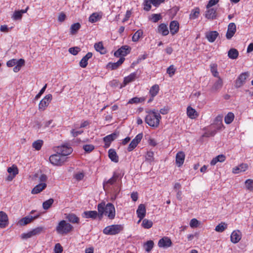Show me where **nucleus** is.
Segmentation results:
<instances>
[{"label": "nucleus", "instance_id": "obj_1", "mask_svg": "<svg viewBox=\"0 0 253 253\" xmlns=\"http://www.w3.org/2000/svg\"><path fill=\"white\" fill-rule=\"evenodd\" d=\"M97 210L98 211V216L101 218L103 214L107 216L110 219H113L116 215V211L114 206L110 203L106 205L104 203H101L98 205Z\"/></svg>", "mask_w": 253, "mask_h": 253}, {"label": "nucleus", "instance_id": "obj_2", "mask_svg": "<svg viewBox=\"0 0 253 253\" xmlns=\"http://www.w3.org/2000/svg\"><path fill=\"white\" fill-rule=\"evenodd\" d=\"M211 127L214 128L213 130H208L203 135L205 137H211L214 136L217 130H219L224 128V126L222 124V116H217L214 121V123L211 125Z\"/></svg>", "mask_w": 253, "mask_h": 253}, {"label": "nucleus", "instance_id": "obj_3", "mask_svg": "<svg viewBox=\"0 0 253 253\" xmlns=\"http://www.w3.org/2000/svg\"><path fill=\"white\" fill-rule=\"evenodd\" d=\"M161 119V116L159 113L150 111L145 117V122L151 127H157Z\"/></svg>", "mask_w": 253, "mask_h": 253}, {"label": "nucleus", "instance_id": "obj_4", "mask_svg": "<svg viewBox=\"0 0 253 253\" xmlns=\"http://www.w3.org/2000/svg\"><path fill=\"white\" fill-rule=\"evenodd\" d=\"M122 176L119 172H114L112 177L103 183V188L105 191L109 190L110 189L116 184H119V182L121 180Z\"/></svg>", "mask_w": 253, "mask_h": 253}, {"label": "nucleus", "instance_id": "obj_5", "mask_svg": "<svg viewBox=\"0 0 253 253\" xmlns=\"http://www.w3.org/2000/svg\"><path fill=\"white\" fill-rule=\"evenodd\" d=\"M73 227L64 220L60 221L56 227V232L60 235H65L73 230Z\"/></svg>", "mask_w": 253, "mask_h": 253}, {"label": "nucleus", "instance_id": "obj_6", "mask_svg": "<svg viewBox=\"0 0 253 253\" xmlns=\"http://www.w3.org/2000/svg\"><path fill=\"white\" fill-rule=\"evenodd\" d=\"M123 229L122 225L116 224L106 227L103 231L104 234L114 235L119 233Z\"/></svg>", "mask_w": 253, "mask_h": 253}, {"label": "nucleus", "instance_id": "obj_7", "mask_svg": "<svg viewBox=\"0 0 253 253\" xmlns=\"http://www.w3.org/2000/svg\"><path fill=\"white\" fill-rule=\"evenodd\" d=\"M66 158L62 156L60 153L57 152L56 154L50 156L49 160L51 164L54 166H60L62 165L66 161Z\"/></svg>", "mask_w": 253, "mask_h": 253}, {"label": "nucleus", "instance_id": "obj_8", "mask_svg": "<svg viewBox=\"0 0 253 253\" xmlns=\"http://www.w3.org/2000/svg\"><path fill=\"white\" fill-rule=\"evenodd\" d=\"M250 76L249 72H244L241 74L235 81V86L239 88L243 86L247 81Z\"/></svg>", "mask_w": 253, "mask_h": 253}, {"label": "nucleus", "instance_id": "obj_9", "mask_svg": "<svg viewBox=\"0 0 253 253\" xmlns=\"http://www.w3.org/2000/svg\"><path fill=\"white\" fill-rule=\"evenodd\" d=\"M131 48L128 45H123L120 48H119L114 53V56L119 57H124L130 52Z\"/></svg>", "mask_w": 253, "mask_h": 253}, {"label": "nucleus", "instance_id": "obj_10", "mask_svg": "<svg viewBox=\"0 0 253 253\" xmlns=\"http://www.w3.org/2000/svg\"><path fill=\"white\" fill-rule=\"evenodd\" d=\"M52 99L51 94H48L40 101L39 104V109L41 111H44L48 106Z\"/></svg>", "mask_w": 253, "mask_h": 253}, {"label": "nucleus", "instance_id": "obj_11", "mask_svg": "<svg viewBox=\"0 0 253 253\" xmlns=\"http://www.w3.org/2000/svg\"><path fill=\"white\" fill-rule=\"evenodd\" d=\"M39 216V214L35 216L31 215H27L21 219H20L17 223V224L20 226H25L29 223L32 222L34 219L37 218Z\"/></svg>", "mask_w": 253, "mask_h": 253}, {"label": "nucleus", "instance_id": "obj_12", "mask_svg": "<svg viewBox=\"0 0 253 253\" xmlns=\"http://www.w3.org/2000/svg\"><path fill=\"white\" fill-rule=\"evenodd\" d=\"M57 151L62 156L65 157L72 152L73 149L70 146L63 145L57 147Z\"/></svg>", "mask_w": 253, "mask_h": 253}, {"label": "nucleus", "instance_id": "obj_13", "mask_svg": "<svg viewBox=\"0 0 253 253\" xmlns=\"http://www.w3.org/2000/svg\"><path fill=\"white\" fill-rule=\"evenodd\" d=\"M143 137L142 133L138 134L135 138L131 141L127 148L129 152L132 151L140 142Z\"/></svg>", "mask_w": 253, "mask_h": 253}, {"label": "nucleus", "instance_id": "obj_14", "mask_svg": "<svg viewBox=\"0 0 253 253\" xmlns=\"http://www.w3.org/2000/svg\"><path fill=\"white\" fill-rule=\"evenodd\" d=\"M121 190V186L119 184H116L115 185L112 187L109 190V191L111 194V200L114 201L116 199V198L118 197L120 192Z\"/></svg>", "mask_w": 253, "mask_h": 253}, {"label": "nucleus", "instance_id": "obj_15", "mask_svg": "<svg viewBox=\"0 0 253 253\" xmlns=\"http://www.w3.org/2000/svg\"><path fill=\"white\" fill-rule=\"evenodd\" d=\"M236 31V26L234 23H230L228 26L226 37L228 40L231 39Z\"/></svg>", "mask_w": 253, "mask_h": 253}, {"label": "nucleus", "instance_id": "obj_16", "mask_svg": "<svg viewBox=\"0 0 253 253\" xmlns=\"http://www.w3.org/2000/svg\"><path fill=\"white\" fill-rule=\"evenodd\" d=\"M8 224V218L7 214L3 211H0V227L4 228L6 227Z\"/></svg>", "mask_w": 253, "mask_h": 253}, {"label": "nucleus", "instance_id": "obj_17", "mask_svg": "<svg viewBox=\"0 0 253 253\" xmlns=\"http://www.w3.org/2000/svg\"><path fill=\"white\" fill-rule=\"evenodd\" d=\"M172 242L171 240L168 237H164L161 239L158 243V245L160 248H167L171 246Z\"/></svg>", "mask_w": 253, "mask_h": 253}, {"label": "nucleus", "instance_id": "obj_18", "mask_svg": "<svg viewBox=\"0 0 253 253\" xmlns=\"http://www.w3.org/2000/svg\"><path fill=\"white\" fill-rule=\"evenodd\" d=\"M241 232L238 230L233 231L230 236L231 241L234 244L238 243L241 239Z\"/></svg>", "mask_w": 253, "mask_h": 253}, {"label": "nucleus", "instance_id": "obj_19", "mask_svg": "<svg viewBox=\"0 0 253 253\" xmlns=\"http://www.w3.org/2000/svg\"><path fill=\"white\" fill-rule=\"evenodd\" d=\"M139 76L137 74V72H134L133 73H131L128 76L125 77L124 79L123 83L124 85H126L128 84L129 83L134 81Z\"/></svg>", "mask_w": 253, "mask_h": 253}, {"label": "nucleus", "instance_id": "obj_20", "mask_svg": "<svg viewBox=\"0 0 253 253\" xmlns=\"http://www.w3.org/2000/svg\"><path fill=\"white\" fill-rule=\"evenodd\" d=\"M185 154L182 151L178 152L175 157V163L177 167H180L183 164L185 160Z\"/></svg>", "mask_w": 253, "mask_h": 253}, {"label": "nucleus", "instance_id": "obj_21", "mask_svg": "<svg viewBox=\"0 0 253 253\" xmlns=\"http://www.w3.org/2000/svg\"><path fill=\"white\" fill-rule=\"evenodd\" d=\"M117 137V134L116 133H113L104 137L103 140L105 142V147L106 148L109 147L111 142L115 140Z\"/></svg>", "mask_w": 253, "mask_h": 253}, {"label": "nucleus", "instance_id": "obj_22", "mask_svg": "<svg viewBox=\"0 0 253 253\" xmlns=\"http://www.w3.org/2000/svg\"><path fill=\"white\" fill-rule=\"evenodd\" d=\"M137 217L140 219H143L146 215V208L144 204H140L136 210Z\"/></svg>", "mask_w": 253, "mask_h": 253}, {"label": "nucleus", "instance_id": "obj_23", "mask_svg": "<svg viewBox=\"0 0 253 253\" xmlns=\"http://www.w3.org/2000/svg\"><path fill=\"white\" fill-rule=\"evenodd\" d=\"M179 23L176 21H172L170 23L169 29L170 34L174 35L177 33L179 30Z\"/></svg>", "mask_w": 253, "mask_h": 253}, {"label": "nucleus", "instance_id": "obj_24", "mask_svg": "<svg viewBox=\"0 0 253 253\" xmlns=\"http://www.w3.org/2000/svg\"><path fill=\"white\" fill-rule=\"evenodd\" d=\"M219 34L217 31H213L207 33L206 37L210 42H213L215 41Z\"/></svg>", "mask_w": 253, "mask_h": 253}, {"label": "nucleus", "instance_id": "obj_25", "mask_svg": "<svg viewBox=\"0 0 253 253\" xmlns=\"http://www.w3.org/2000/svg\"><path fill=\"white\" fill-rule=\"evenodd\" d=\"M92 56V53L90 52H88L80 61V66L82 68L86 67L88 64V60L91 58Z\"/></svg>", "mask_w": 253, "mask_h": 253}, {"label": "nucleus", "instance_id": "obj_26", "mask_svg": "<svg viewBox=\"0 0 253 253\" xmlns=\"http://www.w3.org/2000/svg\"><path fill=\"white\" fill-rule=\"evenodd\" d=\"M124 57H121L119 60L114 63H109L107 65V67L108 68L111 69V70H115L118 68L125 61Z\"/></svg>", "mask_w": 253, "mask_h": 253}, {"label": "nucleus", "instance_id": "obj_27", "mask_svg": "<svg viewBox=\"0 0 253 253\" xmlns=\"http://www.w3.org/2000/svg\"><path fill=\"white\" fill-rule=\"evenodd\" d=\"M187 115L188 117L191 119H195L199 116L198 112L195 110V109L191 106H188L187 108Z\"/></svg>", "mask_w": 253, "mask_h": 253}, {"label": "nucleus", "instance_id": "obj_28", "mask_svg": "<svg viewBox=\"0 0 253 253\" xmlns=\"http://www.w3.org/2000/svg\"><path fill=\"white\" fill-rule=\"evenodd\" d=\"M28 8L29 7H27L25 9L15 11L12 16V18L15 20L21 19L22 17V15L27 11Z\"/></svg>", "mask_w": 253, "mask_h": 253}, {"label": "nucleus", "instance_id": "obj_29", "mask_svg": "<svg viewBox=\"0 0 253 253\" xmlns=\"http://www.w3.org/2000/svg\"><path fill=\"white\" fill-rule=\"evenodd\" d=\"M158 32L164 36L168 35L169 31L167 25L164 23L161 24L158 27Z\"/></svg>", "mask_w": 253, "mask_h": 253}, {"label": "nucleus", "instance_id": "obj_30", "mask_svg": "<svg viewBox=\"0 0 253 253\" xmlns=\"http://www.w3.org/2000/svg\"><path fill=\"white\" fill-rule=\"evenodd\" d=\"M46 187V184L45 183H41L36 185L32 190L31 193L33 194H36L40 193Z\"/></svg>", "mask_w": 253, "mask_h": 253}, {"label": "nucleus", "instance_id": "obj_31", "mask_svg": "<svg viewBox=\"0 0 253 253\" xmlns=\"http://www.w3.org/2000/svg\"><path fill=\"white\" fill-rule=\"evenodd\" d=\"M97 215H98V213H97L96 211H84L83 216L86 218H90L92 219H95Z\"/></svg>", "mask_w": 253, "mask_h": 253}, {"label": "nucleus", "instance_id": "obj_32", "mask_svg": "<svg viewBox=\"0 0 253 253\" xmlns=\"http://www.w3.org/2000/svg\"><path fill=\"white\" fill-rule=\"evenodd\" d=\"M108 156L111 160L115 163H118L119 161V157L117 154L116 151L113 149H110L108 151Z\"/></svg>", "mask_w": 253, "mask_h": 253}, {"label": "nucleus", "instance_id": "obj_33", "mask_svg": "<svg viewBox=\"0 0 253 253\" xmlns=\"http://www.w3.org/2000/svg\"><path fill=\"white\" fill-rule=\"evenodd\" d=\"M205 17L209 19H213L216 17V10L212 8L208 9L205 14Z\"/></svg>", "mask_w": 253, "mask_h": 253}, {"label": "nucleus", "instance_id": "obj_34", "mask_svg": "<svg viewBox=\"0 0 253 253\" xmlns=\"http://www.w3.org/2000/svg\"><path fill=\"white\" fill-rule=\"evenodd\" d=\"M66 218L72 223H78L79 222V218L74 213H69L66 216Z\"/></svg>", "mask_w": 253, "mask_h": 253}, {"label": "nucleus", "instance_id": "obj_35", "mask_svg": "<svg viewBox=\"0 0 253 253\" xmlns=\"http://www.w3.org/2000/svg\"><path fill=\"white\" fill-rule=\"evenodd\" d=\"M102 17L101 14L98 13H93L89 17L88 20L90 22L93 23L99 21Z\"/></svg>", "mask_w": 253, "mask_h": 253}, {"label": "nucleus", "instance_id": "obj_36", "mask_svg": "<svg viewBox=\"0 0 253 253\" xmlns=\"http://www.w3.org/2000/svg\"><path fill=\"white\" fill-rule=\"evenodd\" d=\"M239 55L238 51L235 48H231L228 52V56L232 59H235Z\"/></svg>", "mask_w": 253, "mask_h": 253}, {"label": "nucleus", "instance_id": "obj_37", "mask_svg": "<svg viewBox=\"0 0 253 253\" xmlns=\"http://www.w3.org/2000/svg\"><path fill=\"white\" fill-rule=\"evenodd\" d=\"M81 24L79 23H76L71 25L70 27V34L72 35L76 34L81 28Z\"/></svg>", "mask_w": 253, "mask_h": 253}, {"label": "nucleus", "instance_id": "obj_38", "mask_svg": "<svg viewBox=\"0 0 253 253\" xmlns=\"http://www.w3.org/2000/svg\"><path fill=\"white\" fill-rule=\"evenodd\" d=\"M159 91V86L158 84L153 85L149 90V93L152 97L156 96Z\"/></svg>", "mask_w": 253, "mask_h": 253}, {"label": "nucleus", "instance_id": "obj_39", "mask_svg": "<svg viewBox=\"0 0 253 253\" xmlns=\"http://www.w3.org/2000/svg\"><path fill=\"white\" fill-rule=\"evenodd\" d=\"M217 65L215 63H212L210 65L211 71L212 75L214 77L219 78V74L217 69Z\"/></svg>", "mask_w": 253, "mask_h": 253}, {"label": "nucleus", "instance_id": "obj_40", "mask_svg": "<svg viewBox=\"0 0 253 253\" xmlns=\"http://www.w3.org/2000/svg\"><path fill=\"white\" fill-rule=\"evenodd\" d=\"M43 142L42 140L39 139V140H37L34 141L32 143V147L34 148H35V150L39 151L41 149V148L43 145Z\"/></svg>", "mask_w": 253, "mask_h": 253}, {"label": "nucleus", "instance_id": "obj_41", "mask_svg": "<svg viewBox=\"0 0 253 253\" xmlns=\"http://www.w3.org/2000/svg\"><path fill=\"white\" fill-rule=\"evenodd\" d=\"M227 228V224L225 222H221L215 228V230L218 232H222Z\"/></svg>", "mask_w": 253, "mask_h": 253}, {"label": "nucleus", "instance_id": "obj_42", "mask_svg": "<svg viewBox=\"0 0 253 253\" xmlns=\"http://www.w3.org/2000/svg\"><path fill=\"white\" fill-rule=\"evenodd\" d=\"M143 31L141 30L137 31L133 35L132 37V41L136 42L139 41L140 37L143 35Z\"/></svg>", "mask_w": 253, "mask_h": 253}, {"label": "nucleus", "instance_id": "obj_43", "mask_svg": "<svg viewBox=\"0 0 253 253\" xmlns=\"http://www.w3.org/2000/svg\"><path fill=\"white\" fill-rule=\"evenodd\" d=\"M154 242L152 240L146 242L144 245V248L147 252H150L154 247Z\"/></svg>", "mask_w": 253, "mask_h": 253}, {"label": "nucleus", "instance_id": "obj_44", "mask_svg": "<svg viewBox=\"0 0 253 253\" xmlns=\"http://www.w3.org/2000/svg\"><path fill=\"white\" fill-rule=\"evenodd\" d=\"M234 115L231 112H229L225 117L224 121L226 124H231L234 120Z\"/></svg>", "mask_w": 253, "mask_h": 253}, {"label": "nucleus", "instance_id": "obj_45", "mask_svg": "<svg viewBox=\"0 0 253 253\" xmlns=\"http://www.w3.org/2000/svg\"><path fill=\"white\" fill-rule=\"evenodd\" d=\"M7 172L14 176H16L18 173V169L15 165H12L7 169Z\"/></svg>", "mask_w": 253, "mask_h": 253}, {"label": "nucleus", "instance_id": "obj_46", "mask_svg": "<svg viewBox=\"0 0 253 253\" xmlns=\"http://www.w3.org/2000/svg\"><path fill=\"white\" fill-rule=\"evenodd\" d=\"M153 225V222L151 220H148L146 218L142 220V226L145 229H149Z\"/></svg>", "mask_w": 253, "mask_h": 253}, {"label": "nucleus", "instance_id": "obj_47", "mask_svg": "<svg viewBox=\"0 0 253 253\" xmlns=\"http://www.w3.org/2000/svg\"><path fill=\"white\" fill-rule=\"evenodd\" d=\"M54 200L52 198H50L45 201L42 204V208L44 210H48L53 204Z\"/></svg>", "mask_w": 253, "mask_h": 253}, {"label": "nucleus", "instance_id": "obj_48", "mask_svg": "<svg viewBox=\"0 0 253 253\" xmlns=\"http://www.w3.org/2000/svg\"><path fill=\"white\" fill-rule=\"evenodd\" d=\"M94 48L97 51L99 52L101 54L105 52V48L102 42H100L94 44Z\"/></svg>", "mask_w": 253, "mask_h": 253}, {"label": "nucleus", "instance_id": "obj_49", "mask_svg": "<svg viewBox=\"0 0 253 253\" xmlns=\"http://www.w3.org/2000/svg\"><path fill=\"white\" fill-rule=\"evenodd\" d=\"M218 80L213 84L212 89L213 90H218L221 88L223 85V82L222 79L219 77L217 78Z\"/></svg>", "mask_w": 253, "mask_h": 253}, {"label": "nucleus", "instance_id": "obj_50", "mask_svg": "<svg viewBox=\"0 0 253 253\" xmlns=\"http://www.w3.org/2000/svg\"><path fill=\"white\" fill-rule=\"evenodd\" d=\"M200 13V9L198 7L192 10L190 14V18L191 19H195L199 16Z\"/></svg>", "mask_w": 253, "mask_h": 253}, {"label": "nucleus", "instance_id": "obj_51", "mask_svg": "<svg viewBox=\"0 0 253 253\" xmlns=\"http://www.w3.org/2000/svg\"><path fill=\"white\" fill-rule=\"evenodd\" d=\"M246 188L251 192H253V180L248 179L245 181Z\"/></svg>", "mask_w": 253, "mask_h": 253}, {"label": "nucleus", "instance_id": "obj_52", "mask_svg": "<svg viewBox=\"0 0 253 253\" xmlns=\"http://www.w3.org/2000/svg\"><path fill=\"white\" fill-rule=\"evenodd\" d=\"M162 18L161 14H152L149 18L153 22L156 23Z\"/></svg>", "mask_w": 253, "mask_h": 253}, {"label": "nucleus", "instance_id": "obj_53", "mask_svg": "<svg viewBox=\"0 0 253 253\" xmlns=\"http://www.w3.org/2000/svg\"><path fill=\"white\" fill-rule=\"evenodd\" d=\"M151 0H144L143 2L144 7L143 9L146 11L150 10L151 8Z\"/></svg>", "mask_w": 253, "mask_h": 253}, {"label": "nucleus", "instance_id": "obj_54", "mask_svg": "<svg viewBox=\"0 0 253 253\" xmlns=\"http://www.w3.org/2000/svg\"><path fill=\"white\" fill-rule=\"evenodd\" d=\"M44 230V228L43 227H38L35 229H33L31 230L33 235L36 236L42 233Z\"/></svg>", "mask_w": 253, "mask_h": 253}, {"label": "nucleus", "instance_id": "obj_55", "mask_svg": "<svg viewBox=\"0 0 253 253\" xmlns=\"http://www.w3.org/2000/svg\"><path fill=\"white\" fill-rule=\"evenodd\" d=\"M80 51L81 48L78 46L71 47L69 49V52L74 55H76Z\"/></svg>", "mask_w": 253, "mask_h": 253}, {"label": "nucleus", "instance_id": "obj_56", "mask_svg": "<svg viewBox=\"0 0 253 253\" xmlns=\"http://www.w3.org/2000/svg\"><path fill=\"white\" fill-rule=\"evenodd\" d=\"M175 72V69L174 68L173 65H170L167 70V73L169 74L170 77L172 76Z\"/></svg>", "mask_w": 253, "mask_h": 253}, {"label": "nucleus", "instance_id": "obj_57", "mask_svg": "<svg viewBox=\"0 0 253 253\" xmlns=\"http://www.w3.org/2000/svg\"><path fill=\"white\" fill-rule=\"evenodd\" d=\"M33 236V235L31 231H30L27 233H22L21 235V237L22 239H27L28 238H31Z\"/></svg>", "mask_w": 253, "mask_h": 253}, {"label": "nucleus", "instance_id": "obj_58", "mask_svg": "<svg viewBox=\"0 0 253 253\" xmlns=\"http://www.w3.org/2000/svg\"><path fill=\"white\" fill-rule=\"evenodd\" d=\"M83 148L85 152L89 153L94 149V146L92 145L87 144L84 145Z\"/></svg>", "mask_w": 253, "mask_h": 253}, {"label": "nucleus", "instance_id": "obj_59", "mask_svg": "<svg viewBox=\"0 0 253 253\" xmlns=\"http://www.w3.org/2000/svg\"><path fill=\"white\" fill-rule=\"evenodd\" d=\"M54 250L55 253H61L63 251V248L60 244L57 243L55 244Z\"/></svg>", "mask_w": 253, "mask_h": 253}, {"label": "nucleus", "instance_id": "obj_60", "mask_svg": "<svg viewBox=\"0 0 253 253\" xmlns=\"http://www.w3.org/2000/svg\"><path fill=\"white\" fill-rule=\"evenodd\" d=\"M143 100V99H142L141 98L133 97L129 100L128 103H130V104L138 103L141 102Z\"/></svg>", "mask_w": 253, "mask_h": 253}, {"label": "nucleus", "instance_id": "obj_61", "mask_svg": "<svg viewBox=\"0 0 253 253\" xmlns=\"http://www.w3.org/2000/svg\"><path fill=\"white\" fill-rule=\"evenodd\" d=\"M199 225V221L196 218H193L191 220L190 225L191 227H197Z\"/></svg>", "mask_w": 253, "mask_h": 253}, {"label": "nucleus", "instance_id": "obj_62", "mask_svg": "<svg viewBox=\"0 0 253 253\" xmlns=\"http://www.w3.org/2000/svg\"><path fill=\"white\" fill-rule=\"evenodd\" d=\"M84 177V174L83 172H79L76 173L74 175V177L78 181L81 180L83 179Z\"/></svg>", "mask_w": 253, "mask_h": 253}, {"label": "nucleus", "instance_id": "obj_63", "mask_svg": "<svg viewBox=\"0 0 253 253\" xmlns=\"http://www.w3.org/2000/svg\"><path fill=\"white\" fill-rule=\"evenodd\" d=\"M17 60L15 59H13L8 61L6 63V65L8 67H13L16 65L17 64Z\"/></svg>", "mask_w": 253, "mask_h": 253}, {"label": "nucleus", "instance_id": "obj_64", "mask_svg": "<svg viewBox=\"0 0 253 253\" xmlns=\"http://www.w3.org/2000/svg\"><path fill=\"white\" fill-rule=\"evenodd\" d=\"M219 1V0H210L208 4L207 5V8L209 9L210 7L215 5Z\"/></svg>", "mask_w": 253, "mask_h": 253}]
</instances>
